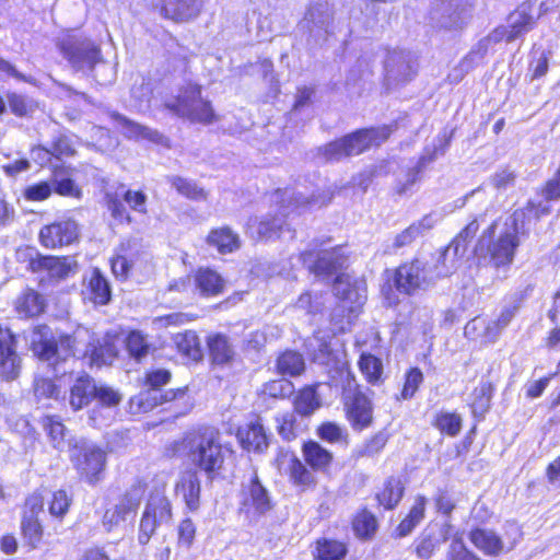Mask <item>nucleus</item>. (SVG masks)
Masks as SVG:
<instances>
[{
    "mask_svg": "<svg viewBox=\"0 0 560 560\" xmlns=\"http://www.w3.org/2000/svg\"><path fill=\"white\" fill-rule=\"evenodd\" d=\"M522 215L523 213L514 212L505 221L497 238H494V233L499 225L494 221L478 240L475 248L476 255L488 257L489 262L495 268L510 265L520 245L517 221Z\"/></svg>",
    "mask_w": 560,
    "mask_h": 560,
    "instance_id": "nucleus-1",
    "label": "nucleus"
},
{
    "mask_svg": "<svg viewBox=\"0 0 560 560\" xmlns=\"http://www.w3.org/2000/svg\"><path fill=\"white\" fill-rule=\"evenodd\" d=\"M275 201L279 205L280 214L266 215L258 220L257 218L248 221V228L256 231L261 238H272L279 236L285 224L284 218L295 209L306 206H323L331 199V194L324 196L305 197L302 192H295L293 189L277 190Z\"/></svg>",
    "mask_w": 560,
    "mask_h": 560,
    "instance_id": "nucleus-2",
    "label": "nucleus"
},
{
    "mask_svg": "<svg viewBox=\"0 0 560 560\" xmlns=\"http://www.w3.org/2000/svg\"><path fill=\"white\" fill-rule=\"evenodd\" d=\"M392 133L389 126L362 129L326 144L322 150L327 161H339L358 155L372 147H378Z\"/></svg>",
    "mask_w": 560,
    "mask_h": 560,
    "instance_id": "nucleus-3",
    "label": "nucleus"
},
{
    "mask_svg": "<svg viewBox=\"0 0 560 560\" xmlns=\"http://www.w3.org/2000/svg\"><path fill=\"white\" fill-rule=\"evenodd\" d=\"M187 448L191 463L208 475L221 469L224 463L223 445L215 429H206L190 436Z\"/></svg>",
    "mask_w": 560,
    "mask_h": 560,
    "instance_id": "nucleus-4",
    "label": "nucleus"
},
{
    "mask_svg": "<svg viewBox=\"0 0 560 560\" xmlns=\"http://www.w3.org/2000/svg\"><path fill=\"white\" fill-rule=\"evenodd\" d=\"M166 107L191 122L209 125L217 120L210 102L201 97V89L196 84L185 86L175 101L166 103Z\"/></svg>",
    "mask_w": 560,
    "mask_h": 560,
    "instance_id": "nucleus-5",
    "label": "nucleus"
},
{
    "mask_svg": "<svg viewBox=\"0 0 560 560\" xmlns=\"http://www.w3.org/2000/svg\"><path fill=\"white\" fill-rule=\"evenodd\" d=\"M32 349L40 360H66L73 354L74 338L69 335L55 339L50 328L46 325L36 326L31 336Z\"/></svg>",
    "mask_w": 560,
    "mask_h": 560,
    "instance_id": "nucleus-6",
    "label": "nucleus"
},
{
    "mask_svg": "<svg viewBox=\"0 0 560 560\" xmlns=\"http://www.w3.org/2000/svg\"><path fill=\"white\" fill-rule=\"evenodd\" d=\"M58 47L75 70H92L101 60L98 47L88 38L67 36L59 42Z\"/></svg>",
    "mask_w": 560,
    "mask_h": 560,
    "instance_id": "nucleus-7",
    "label": "nucleus"
},
{
    "mask_svg": "<svg viewBox=\"0 0 560 560\" xmlns=\"http://www.w3.org/2000/svg\"><path fill=\"white\" fill-rule=\"evenodd\" d=\"M436 279L429 266V261L415 259L399 266L395 275V284L400 292L412 294L417 290H425Z\"/></svg>",
    "mask_w": 560,
    "mask_h": 560,
    "instance_id": "nucleus-8",
    "label": "nucleus"
},
{
    "mask_svg": "<svg viewBox=\"0 0 560 560\" xmlns=\"http://www.w3.org/2000/svg\"><path fill=\"white\" fill-rule=\"evenodd\" d=\"M70 458L88 482L94 483L105 466V453L85 441L77 442L70 448Z\"/></svg>",
    "mask_w": 560,
    "mask_h": 560,
    "instance_id": "nucleus-9",
    "label": "nucleus"
},
{
    "mask_svg": "<svg viewBox=\"0 0 560 560\" xmlns=\"http://www.w3.org/2000/svg\"><path fill=\"white\" fill-rule=\"evenodd\" d=\"M474 0H438L431 20L441 28H462L470 16Z\"/></svg>",
    "mask_w": 560,
    "mask_h": 560,
    "instance_id": "nucleus-10",
    "label": "nucleus"
},
{
    "mask_svg": "<svg viewBox=\"0 0 560 560\" xmlns=\"http://www.w3.org/2000/svg\"><path fill=\"white\" fill-rule=\"evenodd\" d=\"M353 387L349 381L345 388L343 398L347 411V418L354 430H364L373 422V405L371 399L363 394L359 386L352 380Z\"/></svg>",
    "mask_w": 560,
    "mask_h": 560,
    "instance_id": "nucleus-11",
    "label": "nucleus"
},
{
    "mask_svg": "<svg viewBox=\"0 0 560 560\" xmlns=\"http://www.w3.org/2000/svg\"><path fill=\"white\" fill-rule=\"evenodd\" d=\"M241 506L248 515H262L273 506L271 497L262 486L256 471L243 481L241 490Z\"/></svg>",
    "mask_w": 560,
    "mask_h": 560,
    "instance_id": "nucleus-12",
    "label": "nucleus"
},
{
    "mask_svg": "<svg viewBox=\"0 0 560 560\" xmlns=\"http://www.w3.org/2000/svg\"><path fill=\"white\" fill-rule=\"evenodd\" d=\"M171 380V372L165 369H158L147 374L145 386L142 392V411L152 410L154 407L175 399L177 396H184V389L163 392L162 386Z\"/></svg>",
    "mask_w": 560,
    "mask_h": 560,
    "instance_id": "nucleus-13",
    "label": "nucleus"
},
{
    "mask_svg": "<svg viewBox=\"0 0 560 560\" xmlns=\"http://www.w3.org/2000/svg\"><path fill=\"white\" fill-rule=\"evenodd\" d=\"M300 27L315 39L326 38L334 33V11L327 1H318L310 5Z\"/></svg>",
    "mask_w": 560,
    "mask_h": 560,
    "instance_id": "nucleus-14",
    "label": "nucleus"
},
{
    "mask_svg": "<svg viewBox=\"0 0 560 560\" xmlns=\"http://www.w3.org/2000/svg\"><path fill=\"white\" fill-rule=\"evenodd\" d=\"M469 537L474 546L485 555L498 556L514 548L521 538V532L515 525H510V535L503 539L491 529L477 528L470 533Z\"/></svg>",
    "mask_w": 560,
    "mask_h": 560,
    "instance_id": "nucleus-15",
    "label": "nucleus"
},
{
    "mask_svg": "<svg viewBox=\"0 0 560 560\" xmlns=\"http://www.w3.org/2000/svg\"><path fill=\"white\" fill-rule=\"evenodd\" d=\"M385 80L388 85H398L410 81L417 72L416 59L410 51L393 49L384 61Z\"/></svg>",
    "mask_w": 560,
    "mask_h": 560,
    "instance_id": "nucleus-16",
    "label": "nucleus"
},
{
    "mask_svg": "<svg viewBox=\"0 0 560 560\" xmlns=\"http://www.w3.org/2000/svg\"><path fill=\"white\" fill-rule=\"evenodd\" d=\"M332 290L335 295L342 301L341 307H347L350 314L357 313L366 300L365 281L348 273L337 276Z\"/></svg>",
    "mask_w": 560,
    "mask_h": 560,
    "instance_id": "nucleus-17",
    "label": "nucleus"
},
{
    "mask_svg": "<svg viewBox=\"0 0 560 560\" xmlns=\"http://www.w3.org/2000/svg\"><path fill=\"white\" fill-rule=\"evenodd\" d=\"M145 4L177 23L189 22L201 12L202 0H145Z\"/></svg>",
    "mask_w": 560,
    "mask_h": 560,
    "instance_id": "nucleus-18",
    "label": "nucleus"
},
{
    "mask_svg": "<svg viewBox=\"0 0 560 560\" xmlns=\"http://www.w3.org/2000/svg\"><path fill=\"white\" fill-rule=\"evenodd\" d=\"M34 272H46L56 282L66 280L78 272V261L73 256H38L30 260Z\"/></svg>",
    "mask_w": 560,
    "mask_h": 560,
    "instance_id": "nucleus-19",
    "label": "nucleus"
},
{
    "mask_svg": "<svg viewBox=\"0 0 560 560\" xmlns=\"http://www.w3.org/2000/svg\"><path fill=\"white\" fill-rule=\"evenodd\" d=\"M171 515V505L164 495V487L159 488L150 494L142 513V534L149 538L158 526L170 521Z\"/></svg>",
    "mask_w": 560,
    "mask_h": 560,
    "instance_id": "nucleus-20",
    "label": "nucleus"
},
{
    "mask_svg": "<svg viewBox=\"0 0 560 560\" xmlns=\"http://www.w3.org/2000/svg\"><path fill=\"white\" fill-rule=\"evenodd\" d=\"M303 265L316 277H328L336 272L343 264L341 248L305 250L301 254Z\"/></svg>",
    "mask_w": 560,
    "mask_h": 560,
    "instance_id": "nucleus-21",
    "label": "nucleus"
},
{
    "mask_svg": "<svg viewBox=\"0 0 560 560\" xmlns=\"http://www.w3.org/2000/svg\"><path fill=\"white\" fill-rule=\"evenodd\" d=\"M79 237V225L74 220H61L45 225L39 232V240L46 248H57L72 244Z\"/></svg>",
    "mask_w": 560,
    "mask_h": 560,
    "instance_id": "nucleus-22",
    "label": "nucleus"
},
{
    "mask_svg": "<svg viewBox=\"0 0 560 560\" xmlns=\"http://www.w3.org/2000/svg\"><path fill=\"white\" fill-rule=\"evenodd\" d=\"M20 373V357L15 350V338L9 328L0 325V375L14 380Z\"/></svg>",
    "mask_w": 560,
    "mask_h": 560,
    "instance_id": "nucleus-23",
    "label": "nucleus"
},
{
    "mask_svg": "<svg viewBox=\"0 0 560 560\" xmlns=\"http://www.w3.org/2000/svg\"><path fill=\"white\" fill-rule=\"evenodd\" d=\"M100 406L92 409L90 420L95 427L107 425L113 418L112 408L119 405L121 395L114 388L105 385L96 386L94 396Z\"/></svg>",
    "mask_w": 560,
    "mask_h": 560,
    "instance_id": "nucleus-24",
    "label": "nucleus"
},
{
    "mask_svg": "<svg viewBox=\"0 0 560 560\" xmlns=\"http://www.w3.org/2000/svg\"><path fill=\"white\" fill-rule=\"evenodd\" d=\"M466 252L462 246L450 243L448 246L438 256L429 261L431 271L436 280L453 275L462 265Z\"/></svg>",
    "mask_w": 560,
    "mask_h": 560,
    "instance_id": "nucleus-25",
    "label": "nucleus"
},
{
    "mask_svg": "<svg viewBox=\"0 0 560 560\" xmlns=\"http://www.w3.org/2000/svg\"><path fill=\"white\" fill-rule=\"evenodd\" d=\"M534 4L529 1L523 2L508 18V26L510 28V40H515L520 36L528 33L536 25L539 18L533 15Z\"/></svg>",
    "mask_w": 560,
    "mask_h": 560,
    "instance_id": "nucleus-26",
    "label": "nucleus"
},
{
    "mask_svg": "<svg viewBox=\"0 0 560 560\" xmlns=\"http://www.w3.org/2000/svg\"><path fill=\"white\" fill-rule=\"evenodd\" d=\"M237 438L247 451L261 453L268 447V436L258 419L249 422L244 428H240Z\"/></svg>",
    "mask_w": 560,
    "mask_h": 560,
    "instance_id": "nucleus-27",
    "label": "nucleus"
},
{
    "mask_svg": "<svg viewBox=\"0 0 560 560\" xmlns=\"http://www.w3.org/2000/svg\"><path fill=\"white\" fill-rule=\"evenodd\" d=\"M464 332L467 338L480 343H492L500 336L494 322L482 316H477L469 320L465 326Z\"/></svg>",
    "mask_w": 560,
    "mask_h": 560,
    "instance_id": "nucleus-28",
    "label": "nucleus"
},
{
    "mask_svg": "<svg viewBox=\"0 0 560 560\" xmlns=\"http://www.w3.org/2000/svg\"><path fill=\"white\" fill-rule=\"evenodd\" d=\"M439 141L440 144L434 145L432 152H427L423 155H421L417 165L407 173L405 182L401 184L400 187H398V194L406 192L419 179V175L423 171V168L429 163L433 162L436 159L438 154L445 153L450 143V137H446L444 135L443 138L439 139Z\"/></svg>",
    "mask_w": 560,
    "mask_h": 560,
    "instance_id": "nucleus-29",
    "label": "nucleus"
},
{
    "mask_svg": "<svg viewBox=\"0 0 560 560\" xmlns=\"http://www.w3.org/2000/svg\"><path fill=\"white\" fill-rule=\"evenodd\" d=\"M137 515L136 505L129 501H122L114 509L107 510L103 517V524L108 532L115 528H126L135 522Z\"/></svg>",
    "mask_w": 560,
    "mask_h": 560,
    "instance_id": "nucleus-30",
    "label": "nucleus"
},
{
    "mask_svg": "<svg viewBox=\"0 0 560 560\" xmlns=\"http://www.w3.org/2000/svg\"><path fill=\"white\" fill-rule=\"evenodd\" d=\"M83 294L97 305H106L110 301L109 283L100 269L94 268L91 271Z\"/></svg>",
    "mask_w": 560,
    "mask_h": 560,
    "instance_id": "nucleus-31",
    "label": "nucleus"
},
{
    "mask_svg": "<svg viewBox=\"0 0 560 560\" xmlns=\"http://www.w3.org/2000/svg\"><path fill=\"white\" fill-rule=\"evenodd\" d=\"M51 166L50 182L54 190L60 196L80 198L81 189L73 182L71 170L57 163Z\"/></svg>",
    "mask_w": 560,
    "mask_h": 560,
    "instance_id": "nucleus-32",
    "label": "nucleus"
},
{
    "mask_svg": "<svg viewBox=\"0 0 560 560\" xmlns=\"http://www.w3.org/2000/svg\"><path fill=\"white\" fill-rule=\"evenodd\" d=\"M86 354L91 366L101 368L113 363L117 349L109 337H104L102 341L91 343Z\"/></svg>",
    "mask_w": 560,
    "mask_h": 560,
    "instance_id": "nucleus-33",
    "label": "nucleus"
},
{
    "mask_svg": "<svg viewBox=\"0 0 560 560\" xmlns=\"http://www.w3.org/2000/svg\"><path fill=\"white\" fill-rule=\"evenodd\" d=\"M302 453L304 460L314 470L324 471L332 462V454L315 441L304 443Z\"/></svg>",
    "mask_w": 560,
    "mask_h": 560,
    "instance_id": "nucleus-34",
    "label": "nucleus"
},
{
    "mask_svg": "<svg viewBox=\"0 0 560 560\" xmlns=\"http://www.w3.org/2000/svg\"><path fill=\"white\" fill-rule=\"evenodd\" d=\"M94 392L95 383L90 376L79 377L70 392L69 402L72 409L80 410L86 406L94 396Z\"/></svg>",
    "mask_w": 560,
    "mask_h": 560,
    "instance_id": "nucleus-35",
    "label": "nucleus"
},
{
    "mask_svg": "<svg viewBox=\"0 0 560 560\" xmlns=\"http://www.w3.org/2000/svg\"><path fill=\"white\" fill-rule=\"evenodd\" d=\"M452 532L453 525L450 522H445L441 528L440 537L432 534L424 535L417 545V556L421 559H429L435 549L453 535Z\"/></svg>",
    "mask_w": 560,
    "mask_h": 560,
    "instance_id": "nucleus-36",
    "label": "nucleus"
},
{
    "mask_svg": "<svg viewBox=\"0 0 560 560\" xmlns=\"http://www.w3.org/2000/svg\"><path fill=\"white\" fill-rule=\"evenodd\" d=\"M195 282L200 292L206 295H217L224 287L222 277L209 268H200L195 276Z\"/></svg>",
    "mask_w": 560,
    "mask_h": 560,
    "instance_id": "nucleus-37",
    "label": "nucleus"
},
{
    "mask_svg": "<svg viewBox=\"0 0 560 560\" xmlns=\"http://www.w3.org/2000/svg\"><path fill=\"white\" fill-rule=\"evenodd\" d=\"M172 188H174L179 195L195 201L206 200L208 192L205 188L200 187L195 180L173 175L167 178Z\"/></svg>",
    "mask_w": 560,
    "mask_h": 560,
    "instance_id": "nucleus-38",
    "label": "nucleus"
},
{
    "mask_svg": "<svg viewBox=\"0 0 560 560\" xmlns=\"http://www.w3.org/2000/svg\"><path fill=\"white\" fill-rule=\"evenodd\" d=\"M177 492L183 495L190 511H196L199 508L200 481L195 474L183 477L177 485Z\"/></svg>",
    "mask_w": 560,
    "mask_h": 560,
    "instance_id": "nucleus-39",
    "label": "nucleus"
},
{
    "mask_svg": "<svg viewBox=\"0 0 560 560\" xmlns=\"http://www.w3.org/2000/svg\"><path fill=\"white\" fill-rule=\"evenodd\" d=\"M45 310L44 298L34 290H27L16 301V311L26 317L42 314Z\"/></svg>",
    "mask_w": 560,
    "mask_h": 560,
    "instance_id": "nucleus-40",
    "label": "nucleus"
},
{
    "mask_svg": "<svg viewBox=\"0 0 560 560\" xmlns=\"http://www.w3.org/2000/svg\"><path fill=\"white\" fill-rule=\"evenodd\" d=\"M174 343L178 351L189 359L199 360L202 355L199 338L192 330L175 335Z\"/></svg>",
    "mask_w": 560,
    "mask_h": 560,
    "instance_id": "nucleus-41",
    "label": "nucleus"
},
{
    "mask_svg": "<svg viewBox=\"0 0 560 560\" xmlns=\"http://www.w3.org/2000/svg\"><path fill=\"white\" fill-rule=\"evenodd\" d=\"M124 197V202L127 203L131 209H137V207L140 205V192L139 191H131L126 190L121 192H116L115 198L108 199V209L112 211L113 217L119 219L120 221L127 220L130 221L129 214H125L126 209L122 206V202L118 200L119 196Z\"/></svg>",
    "mask_w": 560,
    "mask_h": 560,
    "instance_id": "nucleus-42",
    "label": "nucleus"
},
{
    "mask_svg": "<svg viewBox=\"0 0 560 560\" xmlns=\"http://www.w3.org/2000/svg\"><path fill=\"white\" fill-rule=\"evenodd\" d=\"M277 370L282 375H301L305 370L303 355L296 351L283 352L277 360Z\"/></svg>",
    "mask_w": 560,
    "mask_h": 560,
    "instance_id": "nucleus-43",
    "label": "nucleus"
},
{
    "mask_svg": "<svg viewBox=\"0 0 560 560\" xmlns=\"http://www.w3.org/2000/svg\"><path fill=\"white\" fill-rule=\"evenodd\" d=\"M208 243L215 246L220 253H231L238 248V236L229 228L213 230L208 236Z\"/></svg>",
    "mask_w": 560,
    "mask_h": 560,
    "instance_id": "nucleus-44",
    "label": "nucleus"
},
{
    "mask_svg": "<svg viewBox=\"0 0 560 560\" xmlns=\"http://www.w3.org/2000/svg\"><path fill=\"white\" fill-rule=\"evenodd\" d=\"M42 422L56 450L63 451L67 446L71 448V444L66 440V428L57 418L46 416Z\"/></svg>",
    "mask_w": 560,
    "mask_h": 560,
    "instance_id": "nucleus-45",
    "label": "nucleus"
},
{
    "mask_svg": "<svg viewBox=\"0 0 560 560\" xmlns=\"http://www.w3.org/2000/svg\"><path fill=\"white\" fill-rule=\"evenodd\" d=\"M359 368L370 384L377 385L383 382V363L378 358L370 353H362Z\"/></svg>",
    "mask_w": 560,
    "mask_h": 560,
    "instance_id": "nucleus-46",
    "label": "nucleus"
},
{
    "mask_svg": "<svg viewBox=\"0 0 560 560\" xmlns=\"http://www.w3.org/2000/svg\"><path fill=\"white\" fill-rule=\"evenodd\" d=\"M493 386L488 380H481L472 392L471 408L475 415H483L490 407Z\"/></svg>",
    "mask_w": 560,
    "mask_h": 560,
    "instance_id": "nucleus-47",
    "label": "nucleus"
},
{
    "mask_svg": "<svg viewBox=\"0 0 560 560\" xmlns=\"http://www.w3.org/2000/svg\"><path fill=\"white\" fill-rule=\"evenodd\" d=\"M404 494V486L397 478H389L384 489L377 494L378 502L386 509L395 508L401 500Z\"/></svg>",
    "mask_w": 560,
    "mask_h": 560,
    "instance_id": "nucleus-48",
    "label": "nucleus"
},
{
    "mask_svg": "<svg viewBox=\"0 0 560 560\" xmlns=\"http://www.w3.org/2000/svg\"><path fill=\"white\" fill-rule=\"evenodd\" d=\"M316 552L318 560H342L347 555V547L338 540L324 538L317 541Z\"/></svg>",
    "mask_w": 560,
    "mask_h": 560,
    "instance_id": "nucleus-49",
    "label": "nucleus"
},
{
    "mask_svg": "<svg viewBox=\"0 0 560 560\" xmlns=\"http://www.w3.org/2000/svg\"><path fill=\"white\" fill-rule=\"evenodd\" d=\"M289 474L290 479L296 486L310 487L316 482L314 474L295 456L290 458Z\"/></svg>",
    "mask_w": 560,
    "mask_h": 560,
    "instance_id": "nucleus-50",
    "label": "nucleus"
},
{
    "mask_svg": "<svg viewBox=\"0 0 560 560\" xmlns=\"http://www.w3.org/2000/svg\"><path fill=\"white\" fill-rule=\"evenodd\" d=\"M209 350L214 363L224 364L229 362L233 355V350L226 339L222 335L213 336L209 339Z\"/></svg>",
    "mask_w": 560,
    "mask_h": 560,
    "instance_id": "nucleus-51",
    "label": "nucleus"
},
{
    "mask_svg": "<svg viewBox=\"0 0 560 560\" xmlns=\"http://www.w3.org/2000/svg\"><path fill=\"white\" fill-rule=\"evenodd\" d=\"M23 538L26 542L33 548H37L43 538V525L39 522V518H34L32 515L30 517L23 516L21 523Z\"/></svg>",
    "mask_w": 560,
    "mask_h": 560,
    "instance_id": "nucleus-52",
    "label": "nucleus"
},
{
    "mask_svg": "<svg viewBox=\"0 0 560 560\" xmlns=\"http://www.w3.org/2000/svg\"><path fill=\"white\" fill-rule=\"evenodd\" d=\"M7 104L10 110L19 117H30L37 108V105L33 100L16 93H10L7 95Z\"/></svg>",
    "mask_w": 560,
    "mask_h": 560,
    "instance_id": "nucleus-53",
    "label": "nucleus"
},
{
    "mask_svg": "<svg viewBox=\"0 0 560 560\" xmlns=\"http://www.w3.org/2000/svg\"><path fill=\"white\" fill-rule=\"evenodd\" d=\"M276 422L278 433L284 440L291 441L296 438L299 424L296 421V413L294 411H284L279 413L276 418Z\"/></svg>",
    "mask_w": 560,
    "mask_h": 560,
    "instance_id": "nucleus-54",
    "label": "nucleus"
},
{
    "mask_svg": "<svg viewBox=\"0 0 560 560\" xmlns=\"http://www.w3.org/2000/svg\"><path fill=\"white\" fill-rule=\"evenodd\" d=\"M319 407L316 393L312 388H305L294 399V412L301 416H310Z\"/></svg>",
    "mask_w": 560,
    "mask_h": 560,
    "instance_id": "nucleus-55",
    "label": "nucleus"
},
{
    "mask_svg": "<svg viewBox=\"0 0 560 560\" xmlns=\"http://www.w3.org/2000/svg\"><path fill=\"white\" fill-rule=\"evenodd\" d=\"M317 435L329 443H348L347 430L336 422H324L317 429Z\"/></svg>",
    "mask_w": 560,
    "mask_h": 560,
    "instance_id": "nucleus-56",
    "label": "nucleus"
},
{
    "mask_svg": "<svg viewBox=\"0 0 560 560\" xmlns=\"http://www.w3.org/2000/svg\"><path fill=\"white\" fill-rule=\"evenodd\" d=\"M434 424L441 432L455 436L460 431L462 419L454 412H441L436 416Z\"/></svg>",
    "mask_w": 560,
    "mask_h": 560,
    "instance_id": "nucleus-57",
    "label": "nucleus"
},
{
    "mask_svg": "<svg viewBox=\"0 0 560 560\" xmlns=\"http://www.w3.org/2000/svg\"><path fill=\"white\" fill-rule=\"evenodd\" d=\"M71 499L65 490H57L48 501V511L52 517L61 520L68 512Z\"/></svg>",
    "mask_w": 560,
    "mask_h": 560,
    "instance_id": "nucleus-58",
    "label": "nucleus"
},
{
    "mask_svg": "<svg viewBox=\"0 0 560 560\" xmlns=\"http://www.w3.org/2000/svg\"><path fill=\"white\" fill-rule=\"evenodd\" d=\"M353 529L359 537L368 538L373 535L376 529V518L372 513L363 511L355 516Z\"/></svg>",
    "mask_w": 560,
    "mask_h": 560,
    "instance_id": "nucleus-59",
    "label": "nucleus"
},
{
    "mask_svg": "<svg viewBox=\"0 0 560 560\" xmlns=\"http://www.w3.org/2000/svg\"><path fill=\"white\" fill-rule=\"evenodd\" d=\"M322 299V294L313 295L311 292H304L299 296L295 307L307 314L316 315L323 311L324 302Z\"/></svg>",
    "mask_w": 560,
    "mask_h": 560,
    "instance_id": "nucleus-60",
    "label": "nucleus"
},
{
    "mask_svg": "<svg viewBox=\"0 0 560 560\" xmlns=\"http://www.w3.org/2000/svg\"><path fill=\"white\" fill-rule=\"evenodd\" d=\"M446 560H480L467 549L460 538L454 537L446 553Z\"/></svg>",
    "mask_w": 560,
    "mask_h": 560,
    "instance_id": "nucleus-61",
    "label": "nucleus"
},
{
    "mask_svg": "<svg viewBox=\"0 0 560 560\" xmlns=\"http://www.w3.org/2000/svg\"><path fill=\"white\" fill-rule=\"evenodd\" d=\"M423 381V374L418 368L409 370L406 374L405 384L400 393L402 399L411 398L418 390L420 384Z\"/></svg>",
    "mask_w": 560,
    "mask_h": 560,
    "instance_id": "nucleus-62",
    "label": "nucleus"
},
{
    "mask_svg": "<svg viewBox=\"0 0 560 560\" xmlns=\"http://www.w3.org/2000/svg\"><path fill=\"white\" fill-rule=\"evenodd\" d=\"M386 441L385 434L377 433L358 448V455L361 457H372L384 448Z\"/></svg>",
    "mask_w": 560,
    "mask_h": 560,
    "instance_id": "nucleus-63",
    "label": "nucleus"
},
{
    "mask_svg": "<svg viewBox=\"0 0 560 560\" xmlns=\"http://www.w3.org/2000/svg\"><path fill=\"white\" fill-rule=\"evenodd\" d=\"M52 192L51 182H40L25 188L24 197L31 201H43Z\"/></svg>",
    "mask_w": 560,
    "mask_h": 560,
    "instance_id": "nucleus-64",
    "label": "nucleus"
}]
</instances>
